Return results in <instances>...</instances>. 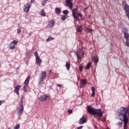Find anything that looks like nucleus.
<instances>
[{
	"label": "nucleus",
	"instance_id": "f257e3e1",
	"mask_svg": "<svg viewBox=\"0 0 129 129\" xmlns=\"http://www.w3.org/2000/svg\"><path fill=\"white\" fill-rule=\"evenodd\" d=\"M128 109L127 107H121L117 111L118 116L121 121H123V129H127L128 127L127 124L128 123Z\"/></svg>",
	"mask_w": 129,
	"mask_h": 129
},
{
	"label": "nucleus",
	"instance_id": "f03ea898",
	"mask_svg": "<svg viewBox=\"0 0 129 129\" xmlns=\"http://www.w3.org/2000/svg\"><path fill=\"white\" fill-rule=\"evenodd\" d=\"M88 112L90 114H93L95 117H98V120H101V117L103 116V112L100 109H94L91 105L87 106Z\"/></svg>",
	"mask_w": 129,
	"mask_h": 129
},
{
	"label": "nucleus",
	"instance_id": "7ed1b4c3",
	"mask_svg": "<svg viewBox=\"0 0 129 129\" xmlns=\"http://www.w3.org/2000/svg\"><path fill=\"white\" fill-rule=\"evenodd\" d=\"M72 15L74 19H76V21H78V17L82 18V14L81 13H78V9L77 8L73 10Z\"/></svg>",
	"mask_w": 129,
	"mask_h": 129
},
{
	"label": "nucleus",
	"instance_id": "20e7f679",
	"mask_svg": "<svg viewBox=\"0 0 129 129\" xmlns=\"http://www.w3.org/2000/svg\"><path fill=\"white\" fill-rule=\"evenodd\" d=\"M20 106L18 107V110L17 111V115L21 116L23 111H24V106H23V98H22L19 103Z\"/></svg>",
	"mask_w": 129,
	"mask_h": 129
},
{
	"label": "nucleus",
	"instance_id": "39448f33",
	"mask_svg": "<svg viewBox=\"0 0 129 129\" xmlns=\"http://www.w3.org/2000/svg\"><path fill=\"white\" fill-rule=\"evenodd\" d=\"M46 76H47V73L45 71L42 72L40 74L39 76V81L38 83L39 85L43 83L44 79L46 78Z\"/></svg>",
	"mask_w": 129,
	"mask_h": 129
},
{
	"label": "nucleus",
	"instance_id": "423d86ee",
	"mask_svg": "<svg viewBox=\"0 0 129 129\" xmlns=\"http://www.w3.org/2000/svg\"><path fill=\"white\" fill-rule=\"evenodd\" d=\"M34 56H35L36 61L37 65H41V63H42V59H41L40 58V57H39V55L38 54V52L35 51L34 52Z\"/></svg>",
	"mask_w": 129,
	"mask_h": 129
},
{
	"label": "nucleus",
	"instance_id": "0eeeda50",
	"mask_svg": "<svg viewBox=\"0 0 129 129\" xmlns=\"http://www.w3.org/2000/svg\"><path fill=\"white\" fill-rule=\"evenodd\" d=\"M76 55L77 57V60L79 61V59L80 58H82L83 56H84V54L83 53V52L81 50H79L76 53Z\"/></svg>",
	"mask_w": 129,
	"mask_h": 129
},
{
	"label": "nucleus",
	"instance_id": "6e6552de",
	"mask_svg": "<svg viewBox=\"0 0 129 129\" xmlns=\"http://www.w3.org/2000/svg\"><path fill=\"white\" fill-rule=\"evenodd\" d=\"M72 0H66V3L67 4V7H68L69 9H73V5H72Z\"/></svg>",
	"mask_w": 129,
	"mask_h": 129
},
{
	"label": "nucleus",
	"instance_id": "1a4fd4ad",
	"mask_svg": "<svg viewBox=\"0 0 129 129\" xmlns=\"http://www.w3.org/2000/svg\"><path fill=\"white\" fill-rule=\"evenodd\" d=\"M127 32H128V30H127L126 28L125 29V31H124L123 32V34H124V37L125 38V39H126V40H129V34L128 33H127Z\"/></svg>",
	"mask_w": 129,
	"mask_h": 129
},
{
	"label": "nucleus",
	"instance_id": "9d476101",
	"mask_svg": "<svg viewBox=\"0 0 129 129\" xmlns=\"http://www.w3.org/2000/svg\"><path fill=\"white\" fill-rule=\"evenodd\" d=\"M24 12H25V13H28L31 8V5L29 3H27L26 5L24 6Z\"/></svg>",
	"mask_w": 129,
	"mask_h": 129
},
{
	"label": "nucleus",
	"instance_id": "9b49d317",
	"mask_svg": "<svg viewBox=\"0 0 129 129\" xmlns=\"http://www.w3.org/2000/svg\"><path fill=\"white\" fill-rule=\"evenodd\" d=\"M14 88L15 89H14V92L15 93H16L17 94L19 95V90H20V89H21V86L18 85L16 87H15Z\"/></svg>",
	"mask_w": 129,
	"mask_h": 129
},
{
	"label": "nucleus",
	"instance_id": "f8f14e48",
	"mask_svg": "<svg viewBox=\"0 0 129 129\" xmlns=\"http://www.w3.org/2000/svg\"><path fill=\"white\" fill-rule=\"evenodd\" d=\"M86 122V118L84 116H82L79 120V124H83Z\"/></svg>",
	"mask_w": 129,
	"mask_h": 129
},
{
	"label": "nucleus",
	"instance_id": "ddd939ff",
	"mask_svg": "<svg viewBox=\"0 0 129 129\" xmlns=\"http://www.w3.org/2000/svg\"><path fill=\"white\" fill-rule=\"evenodd\" d=\"M86 85V80L83 79L80 81V87L81 88H83Z\"/></svg>",
	"mask_w": 129,
	"mask_h": 129
},
{
	"label": "nucleus",
	"instance_id": "4468645a",
	"mask_svg": "<svg viewBox=\"0 0 129 129\" xmlns=\"http://www.w3.org/2000/svg\"><path fill=\"white\" fill-rule=\"evenodd\" d=\"M47 96L46 95H42L39 98V100L41 101H46Z\"/></svg>",
	"mask_w": 129,
	"mask_h": 129
},
{
	"label": "nucleus",
	"instance_id": "2eb2a0df",
	"mask_svg": "<svg viewBox=\"0 0 129 129\" xmlns=\"http://www.w3.org/2000/svg\"><path fill=\"white\" fill-rule=\"evenodd\" d=\"M15 46V44H13L12 42L10 43L9 44V49L14 50L16 48V47Z\"/></svg>",
	"mask_w": 129,
	"mask_h": 129
},
{
	"label": "nucleus",
	"instance_id": "dca6fc26",
	"mask_svg": "<svg viewBox=\"0 0 129 129\" xmlns=\"http://www.w3.org/2000/svg\"><path fill=\"white\" fill-rule=\"evenodd\" d=\"M30 78H31V77L29 76L26 78L24 82V84L26 86L28 85V84H29V82H30Z\"/></svg>",
	"mask_w": 129,
	"mask_h": 129
},
{
	"label": "nucleus",
	"instance_id": "f3484780",
	"mask_svg": "<svg viewBox=\"0 0 129 129\" xmlns=\"http://www.w3.org/2000/svg\"><path fill=\"white\" fill-rule=\"evenodd\" d=\"M91 90H92V97H94L95 96V88L94 87H92L91 88Z\"/></svg>",
	"mask_w": 129,
	"mask_h": 129
},
{
	"label": "nucleus",
	"instance_id": "a211bd4d",
	"mask_svg": "<svg viewBox=\"0 0 129 129\" xmlns=\"http://www.w3.org/2000/svg\"><path fill=\"white\" fill-rule=\"evenodd\" d=\"M92 61H93L94 63H98L99 61V58L97 56L96 58L93 57L92 58Z\"/></svg>",
	"mask_w": 129,
	"mask_h": 129
},
{
	"label": "nucleus",
	"instance_id": "6ab92c4d",
	"mask_svg": "<svg viewBox=\"0 0 129 129\" xmlns=\"http://www.w3.org/2000/svg\"><path fill=\"white\" fill-rule=\"evenodd\" d=\"M66 68L67 70H70V62L67 61L66 63Z\"/></svg>",
	"mask_w": 129,
	"mask_h": 129
},
{
	"label": "nucleus",
	"instance_id": "aec40b11",
	"mask_svg": "<svg viewBox=\"0 0 129 129\" xmlns=\"http://www.w3.org/2000/svg\"><path fill=\"white\" fill-rule=\"evenodd\" d=\"M55 12L57 15V14H60V13H61V9H60L59 8H56Z\"/></svg>",
	"mask_w": 129,
	"mask_h": 129
},
{
	"label": "nucleus",
	"instance_id": "412c9836",
	"mask_svg": "<svg viewBox=\"0 0 129 129\" xmlns=\"http://www.w3.org/2000/svg\"><path fill=\"white\" fill-rule=\"evenodd\" d=\"M92 64V63L91 62H90L88 63H87L86 68L87 70H88V69H89L90 68V67H91Z\"/></svg>",
	"mask_w": 129,
	"mask_h": 129
},
{
	"label": "nucleus",
	"instance_id": "4be33fe9",
	"mask_svg": "<svg viewBox=\"0 0 129 129\" xmlns=\"http://www.w3.org/2000/svg\"><path fill=\"white\" fill-rule=\"evenodd\" d=\"M40 15L42 16V17H46V13L44 12V10H42L40 14Z\"/></svg>",
	"mask_w": 129,
	"mask_h": 129
},
{
	"label": "nucleus",
	"instance_id": "5701e85b",
	"mask_svg": "<svg viewBox=\"0 0 129 129\" xmlns=\"http://www.w3.org/2000/svg\"><path fill=\"white\" fill-rule=\"evenodd\" d=\"M77 31L79 32V33H81L82 32V27L80 26H78L77 28Z\"/></svg>",
	"mask_w": 129,
	"mask_h": 129
},
{
	"label": "nucleus",
	"instance_id": "b1692460",
	"mask_svg": "<svg viewBox=\"0 0 129 129\" xmlns=\"http://www.w3.org/2000/svg\"><path fill=\"white\" fill-rule=\"evenodd\" d=\"M92 31V30L90 28H86L85 29V32H86V33H87V34H89V33H91Z\"/></svg>",
	"mask_w": 129,
	"mask_h": 129
},
{
	"label": "nucleus",
	"instance_id": "393cba45",
	"mask_svg": "<svg viewBox=\"0 0 129 129\" xmlns=\"http://www.w3.org/2000/svg\"><path fill=\"white\" fill-rule=\"evenodd\" d=\"M62 14H63V15H65V16H67V15H68V14H69V11L68 10H63L62 11Z\"/></svg>",
	"mask_w": 129,
	"mask_h": 129
},
{
	"label": "nucleus",
	"instance_id": "a878e982",
	"mask_svg": "<svg viewBox=\"0 0 129 129\" xmlns=\"http://www.w3.org/2000/svg\"><path fill=\"white\" fill-rule=\"evenodd\" d=\"M51 40H54V38H52L51 36H49L46 39V42H50V41H51Z\"/></svg>",
	"mask_w": 129,
	"mask_h": 129
},
{
	"label": "nucleus",
	"instance_id": "bb28decb",
	"mask_svg": "<svg viewBox=\"0 0 129 129\" xmlns=\"http://www.w3.org/2000/svg\"><path fill=\"white\" fill-rule=\"evenodd\" d=\"M48 2V0H43V2L42 3V6L43 7L46 6V4H47V2Z\"/></svg>",
	"mask_w": 129,
	"mask_h": 129
},
{
	"label": "nucleus",
	"instance_id": "cd10ccee",
	"mask_svg": "<svg viewBox=\"0 0 129 129\" xmlns=\"http://www.w3.org/2000/svg\"><path fill=\"white\" fill-rule=\"evenodd\" d=\"M67 17H68V16L67 15H64L61 17V20L62 21H65V20H66V19H67Z\"/></svg>",
	"mask_w": 129,
	"mask_h": 129
},
{
	"label": "nucleus",
	"instance_id": "c85d7f7f",
	"mask_svg": "<svg viewBox=\"0 0 129 129\" xmlns=\"http://www.w3.org/2000/svg\"><path fill=\"white\" fill-rule=\"evenodd\" d=\"M20 128V124H17L15 126H14V129H19Z\"/></svg>",
	"mask_w": 129,
	"mask_h": 129
},
{
	"label": "nucleus",
	"instance_id": "c756f323",
	"mask_svg": "<svg viewBox=\"0 0 129 129\" xmlns=\"http://www.w3.org/2000/svg\"><path fill=\"white\" fill-rule=\"evenodd\" d=\"M125 45L127 47H129V39L126 40Z\"/></svg>",
	"mask_w": 129,
	"mask_h": 129
},
{
	"label": "nucleus",
	"instance_id": "7c9ffc66",
	"mask_svg": "<svg viewBox=\"0 0 129 129\" xmlns=\"http://www.w3.org/2000/svg\"><path fill=\"white\" fill-rule=\"evenodd\" d=\"M18 41L17 40H13V42H12V43L14 44L15 45H17L18 44Z\"/></svg>",
	"mask_w": 129,
	"mask_h": 129
},
{
	"label": "nucleus",
	"instance_id": "2f4dec72",
	"mask_svg": "<svg viewBox=\"0 0 129 129\" xmlns=\"http://www.w3.org/2000/svg\"><path fill=\"white\" fill-rule=\"evenodd\" d=\"M122 121H121V122L119 121L118 123H116V125H119V126H120V125L122 124Z\"/></svg>",
	"mask_w": 129,
	"mask_h": 129
},
{
	"label": "nucleus",
	"instance_id": "473e14b6",
	"mask_svg": "<svg viewBox=\"0 0 129 129\" xmlns=\"http://www.w3.org/2000/svg\"><path fill=\"white\" fill-rule=\"evenodd\" d=\"M50 24H51L52 27H53L55 24V22L53 20H51L50 21Z\"/></svg>",
	"mask_w": 129,
	"mask_h": 129
},
{
	"label": "nucleus",
	"instance_id": "72a5a7b5",
	"mask_svg": "<svg viewBox=\"0 0 129 129\" xmlns=\"http://www.w3.org/2000/svg\"><path fill=\"white\" fill-rule=\"evenodd\" d=\"M122 5H124V8H123L124 10V7L125 6V5H127V6H128V5H127V4H126V2L124 1H122Z\"/></svg>",
	"mask_w": 129,
	"mask_h": 129
},
{
	"label": "nucleus",
	"instance_id": "f704fd0d",
	"mask_svg": "<svg viewBox=\"0 0 129 129\" xmlns=\"http://www.w3.org/2000/svg\"><path fill=\"white\" fill-rule=\"evenodd\" d=\"M21 31H22L21 30V28H18V29H17V33H18V34H20V33H21Z\"/></svg>",
	"mask_w": 129,
	"mask_h": 129
},
{
	"label": "nucleus",
	"instance_id": "c9c22d12",
	"mask_svg": "<svg viewBox=\"0 0 129 129\" xmlns=\"http://www.w3.org/2000/svg\"><path fill=\"white\" fill-rule=\"evenodd\" d=\"M68 112L70 113V114H71V113H72V112H73V110H68Z\"/></svg>",
	"mask_w": 129,
	"mask_h": 129
},
{
	"label": "nucleus",
	"instance_id": "e433bc0d",
	"mask_svg": "<svg viewBox=\"0 0 129 129\" xmlns=\"http://www.w3.org/2000/svg\"><path fill=\"white\" fill-rule=\"evenodd\" d=\"M82 128H83V125H81L77 127V129H82Z\"/></svg>",
	"mask_w": 129,
	"mask_h": 129
},
{
	"label": "nucleus",
	"instance_id": "4c0bfd02",
	"mask_svg": "<svg viewBox=\"0 0 129 129\" xmlns=\"http://www.w3.org/2000/svg\"><path fill=\"white\" fill-rule=\"evenodd\" d=\"M56 85L57 87H62V86L61 85V84H57Z\"/></svg>",
	"mask_w": 129,
	"mask_h": 129
},
{
	"label": "nucleus",
	"instance_id": "58836bf2",
	"mask_svg": "<svg viewBox=\"0 0 129 129\" xmlns=\"http://www.w3.org/2000/svg\"><path fill=\"white\" fill-rule=\"evenodd\" d=\"M82 70H83V68L80 67L79 70L80 72H82Z\"/></svg>",
	"mask_w": 129,
	"mask_h": 129
},
{
	"label": "nucleus",
	"instance_id": "ea45409f",
	"mask_svg": "<svg viewBox=\"0 0 129 129\" xmlns=\"http://www.w3.org/2000/svg\"><path fill=\"white\" fill-rule=\"evenodd\" d=\"M23 90H24V92L27 91V89H26V87H24Z\"/></svg>",
	"mask_w": 129,
	"mask_h": 129
},
{
	"label": "nucleus",
	"instance_id": "a19ab883",
	"mask_svg": "<svg viewBox=\"0 0 129 129\" xmlns=\"http://www.w3.org/2000/svg\"><path fill=\"white\" fill-rule=\"evenodd\" d=\"M78 62H79V63H80V62H81V58L79 59V60H78Z\"/></svg>",
	"mask_w": 129,
	"mask_h": 129
},
{
	"label": "nucleus",
	"instance_id": "79ce46f5",
	"mask_svg": "<svg viewBox=\"0 0 129 129\" xmlns=\"http://www.w3.org/2000/svg\"><path fill=\"white\" fill-rule=\"evenodd\" d=\"M34 2V0H31V3Z\"/></svg>",
	"mask_w": 129,
	"mask_h": 129
},
{
	"label": "nucleus",
	"instance_id": "37998d69",
	"mask_svg": "<svg viewBox=\"0 0 129 129\" xmlns=\"http://www.w3.org/2000/svg\"><path fill=\"white\" fill-rule=\"evenodd\" d=\"M31 34H32V32H30L29 33V35H31Z\"/></svg>",
	"mask_w": 129,
	"mask_h": 129
},
{
	"label": "nucleus",
	"instance_id": "c03bdc74",
	"mask_svg": "<svg viewBox=\"0 0 129 129\" xmlns=\"http://www.w3.org/2000/svg\"><path fill=\"white\" fill-rule=\"evenodd\" d=\"M50 72H51V70H50V71H49V73H50Z\"/></svg>",
	"mask_w": 129,
	"mask_h": 129
},
{
	"label": "nucleus",
	"instance_id": "a18cd8bd",
	"mask_svg": "<svg viewBox=\"0 0 129 129\" xmlns=\"http://www.w3.org/2000/svg\"><path fill=\"white\" fill-rule=\"evenodd\" d=\"M8 129H12V128H8Z\"/></svg>",
	"mask_w": 129,
	"mask_h": 129
}]
</instances>
